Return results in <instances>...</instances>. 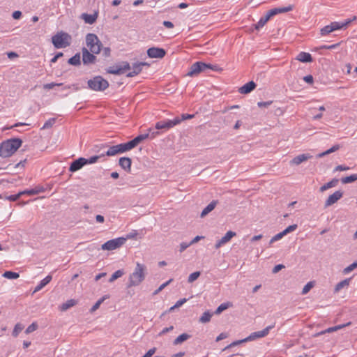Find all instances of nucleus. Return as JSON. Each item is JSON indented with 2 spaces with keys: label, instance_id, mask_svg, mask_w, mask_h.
I'll return each instance as SVG.
<instances>
[{
  "label": "nucleus",
  "instance_id": "obj_1",
  "mask_svg": "<svg viewBox=\"0 0 357 357\" xmlns=\"http://www.w3.org/2000/svg\"><path fill=\"white\" fill-rule=\"evenodd\" d=\"M146 266L139 262L136 263L134 271L129 276L128 287L139 285L145 279Z\"/></svg>",
  "mask_w": 357,
  "mask_h": 357
},
{
  "label": "nucleus",
  "instance_id": "obj_2",
  "mask_svg": "<svg viewBox=\"0 0 357 357\" xmlns=\"http://www.w3.org/2000/svg\"><path fill=\"white\" fill-rule=\"evenodd\" d=\"M22 141L19 138H13L3 142L0 144V156L8 158L11 156L22 145Z\"/></svg>",
  "mask_w": 357,
  "mask_h": 357
},
{
  "label": "nucleus",
  "instance_id": "obj_3",
  "mask_svg": "<svg viewBox=\"0 0 357 357\" xmlns=\"http://www.w3.org/2000/svg\"><path fill=\"white\" fill-rule=\"evenodd\" d=\"M275 325H271V326H267L266 328H265L264 330L262 331H257V332H254L252 333H251L250 335V336H248V337L243 339V340H238V341H235L232 343H231L230 344H229L228 346H227L224 349H223V351H226L227 349H229V348H231L234 346H236L242 342H245L247 341H250V340H253L256 338H259V337H265L266 336L270 330L272 329L273 328H274Z\"/></svg>",
  "mask_w": 357,
  "mask_h": 357
},
{
  "label": "nucleus",
  "instance_id": "obj_4",
  "mask_svg": "<svg viewBox=\"0 0 357 357\" xmlns=\"http://www.w3.org/2000/svg\"><path fill=\"white\" fill-rule=\"evenodd\" d=\"M86 45L87 49L93 54H99L102 44L98 37L94 33H87L86 36Z\"/></svg>",
  "mask_w": 357,
  "mask_h": 357
},
{
  "label": "nucleus",
  "instance_id": "obj_5",
  "mask_svg": "<svg viewBox=\"0 0 357 357\" xmlns=\"http://www.w3.org/2000/svg\"><path fill=\"white\" fill-rule=\"evenodd\" d=\"M71 36L60 31L52 37V43L56 48H65L70 45Z\"/></svg>",
  "mask_w": 357,
  "mask_h": 357
},
{
  "label": "nucleus",
  "instance_id": "obj_6",
  "mask_svg": "<svg viewBox=\"0 0 357 357\" xmlns=\"http://www.w3.org/2000/svg\"><path fill=\"white\" fill-rule=\"evenodd\" d=\"M90 89L96 91H103L109 86V82L101 76H95L87 82Z\"/></svg>",
  "mask_w": 357,
  "mask_h": 357
},
{
  "label": "nucleus",
  "instance_id": "obj_7",
  "mask_svg": "<svg viewBox=\"0 0 357 357\" xmlns=\"http://www.w3.org/2000/svg\"><path fill=\"white\" fill-rule=\"evenodd\" d=\"M356 19V17H354L353 20L349 19V20H347L344 22H332L331 24L323 27L320 31V33L321 36H326L335 30L346 28L353 20H355Z\"/></svg>",
  "mask_w": 357,
  "mask_h": 357
},
{
  "label": "nucleus",
  "instance_id": "obj_8",
  "mask_svg": "<svg viewBox=\"0 0 357 357\" xmlns=\"http://www.w3.org/2000/svg\"><path fill=\"white\" fill-rule=\"evenodd\" d=\"M208 69L215 70L217 69V66L211 64H206L204 62L198 61L193 63L190 66V70L187 73V75L192 77L198 75L202 72H205Z\"/></svg>",
  "mask_w": 357,
  "mask_h": 357
},
{
  "label": "nucleus",
  "instance_id": "obj_9",
  "mask_svg": "<svg viewBox=\"0 0 357 357\" xmlns=\"http://www.w3.org/2000/svg\"><path fill=\"white\" fill-rule=\"evenodd\" d=\"M126 241L124 237L114 238L103 243L101 246L103 250H113L122 246Z\"/></svg>",
  "mask_w": 357,
  "mask_h": 357
},
{
  "label": "nucleus",
  "instance_id": "obj_10",
  "mask_svg": "<svg viewBox=\"0 0 357 357\" xmlns=\"http://www.w3.org/2000/svg\"><path fill=\"white\" fill-rule=\"evenodd\" d=\"M179 123L180 120L178 119V117H176L172 120L167 119L157 122L155 124V128L158 130H169Z\"/></svg>",
  "mask_w": 357,
  "mask_h": 357
},
{
  "label": "nucleus",
  "instance_id": "obj_11",
  "mask_svg": "<svg viewBox=\"0 0 357 357\" xmlns=\"http://www.w3.org/2000/svg\"><path fill=\"white\" fill-rule=\"evenodd\" d=\"M82 62L84 65L93 64L96 61V56L91 52L86 47H82Z\"/></svg>",
  "mask_w": 357,
  "mask_h": 357
},
{
  "label": "nucleus",
  "instance_id": "obj_12",
  "mask_svg": "<svg viewBox=\"0 0 357 357\" xmlns=\"http://www.w3.org/2000/svg\"><path fill=\"white\" fill-rule=\"evenodd\" d=\"M147 54L150 58L162 59L165 56L166 52L163 48L153 47L148 49Z\"/></svg>",
  "mask_w": 357,
  "mask_h": 357
},
{
  "label": "nucleus",
  "instance_id": "obj_13",
  "mask_svg": "<svg viewBox=\"0 0 357 357\" xmlns=\"http://www.w3.org/2000/svg\"><path fill=\"white\" fill-rule=\"evenodd\" d=\"M343 196V192L341 190H337L331 195L328 199L326 200L324 204V207L328 208L335 203H336L338 200H340Z\"/></svg>",
  "mask_w": 357,
  "mask_h": 357
},
{
  "label": "nucleus",
  "instance_id": "obj_14",
  "mask_svg": "<svg viewBox=\"0 0 357 357\" xmlns=\"http://www.w3.org/2000/svg\"><path fill=\"white\" fill-rule=\"evenodd\" d=\"M236 236V233L232 231H227L225 235L221 238L215 245V248L216 250L219 249L220 247H222L223 245L228 243L231 238Z\"/></svg>",
  "mask_w": 357,
  "mask_h": 357
},
{
  "label": "nucleus",
  "instance_id": "obj_15",
  "mask_svg": "<svg viewBox=\"0 0 357 357\" xmlns=\"http://www.w3.org/2000/svg\"><path fill=\"white\" fill-rule=\"evenodd\" d=\"M158 134H159L158 132H152L151 135L149 133L139 135L132 139L131 142L133 146L135 147L144 139L149 138V137H151V138H154Z\"/></svg>",
  "mask_w": 357,
  "mask_h": 357
},
{
  "label": "nucleus",
  "instance_id": "obj_16",
  "mask_svg": "<svg viewBox=\"0 0 357 357\" xmlns=\"http://www.w3.org/2000/svg\"><path fill=\"white\" fill-rule=\"evenodd\" d=\"M86 165V158H79L74 160L69 168V171L74 172L80 169L84 165Z\"/></svg>",
  "mask_w": 357,
  "mask_h": 357
},
{
  "label": "nucleus",
  "instance_id": "obj_17",
  "mask_svg": "<svg viewBox=\"0 0 357 357\" xmlns=\"http://www.w3.org/2000/svg\"><path fill=\"white\" fill-rule=\"evenodd\" d=\"M293 8H294V6L289 5L286 7L275 8L269 10L268 12L269 13V16L273 17V16L276 15L280 13H287V12L291 11L293 10Z\"/></svg>",
  "mask_w": 357,
  "mask_h": 357
},
{
  "label": "nucleus",
  "instance_id": "obj_18",
  "mask_svg": "<svg viewBox=\"0 0 357 357\" xmlns=\"http://www.w3.org/2000/svg\"><path fill=\"white\" fill-rule=\"evenodd\" d=\"M98 16V13L95 12L93 14L82 13L80 17L84 21L85 23L93 24L96 22Z\"/></svg>",
  "mask_w": 357,
  "mask_h": 357
},
{
  "label": "nucleus",
  "instance_id": "obj_19",
  "mask_svg": "<svg viewBox=\"0 0 357 357\" xmlns=\"http://www.w3.org/2000/svg\"><path fill=\"white\" fill-rule=\"evenodd\" d=\"M256 84L250 81L239 88L238 92L241 94H247L253 91L256 87Z\"/></svg>",
  "mask_w": 357,
  "mask_h": 357
},
{
  "label": "nucleus",
  "instance_id": "obj_20",
  "mask_svg": "<svg viewBox=\"0 0 357 357\" xmlns=\"http://www.w3.org/2000/svg\"><path fill=\"white\" fill-rule=\"evenodd\" d=\"M312 157V156L311 155H310L309 153L300 154V155L296 156L295 158H294L292 159V160L291 161V163L294 164V165H298L301 163H302L303 162H305V161L307 160L308 159L311 158Z\"/></svg>",
  "mask_w": 357,
  "mask_h": 357
},
{
  "label": "nucleus",
  "instance_id": "obj_21",
  "mask_svg": "<svg viewBox=\"0 0 357 357\" xmlns=\"http://www.w3.org/2000/svg\"><path fill=\"white\" fill-rule=\"evenodd\" d=\"M52 275H49L46 276L43 280H42L40 283L35 287L33 294L36 293L40 291L44 287H45L47 284L50 282L52 280Z\"/></svg>",
  "mask_w": 357,
  "mask_h": 357
},
{
  "label": "nucleus",
  "instance_id": "obj_22",
  "mask_svg": "<svg viewBox=\"0 0 357 357\" xmlns=\"http://www.w3.org/2000/svg\"><path fill=\"white\" fill-rule=\"evenodd\" d=\"M131 163L130 158L123 157L119 159V165L126 171L130 170Z\"/></svg>",
  "mask_w": 357,
  "mask_h": 357
},
{
  "label": "nucleus",
  "instance_id": "obj_23",
  "mask_svg": "<svg viewBox=\"0 0 357 357\" xmlns=\"http://www.w3.org/2000/svg\"><path fill=\"white\" fill-rule=\"evenodd\" d=\"M296 59L301 62H311L312 61V57L310 53L301 52L296 56Z\"/></svg>",
  "mask_w": 357,
  "mask_h": 357
},
{
  "label": "nucleus",
  "instance_id": "obj_24",
  "mask_svg": "<svg viewBox=\"0 0 357 357\" xmlns=\"http://www.w3.org/2000/svg\"><path fill=\"white\" fill-rule=\"evenodd\" d=\"M132 70L129 72L127 74L128 77H132L137 75H138L142 70V66H140L139 63H135L132 65Z\"/></svg>",
  "mask_w": 357,
  "mask_h": 357
},
{
  "label": "nucleus",
  "instance_id": "obj_25",
  "mask_svg": "<svg viewBox=\"0 0 357 357\" xmlns=\"http://www.w3.org/2000/svg\"><path fill=\"white\" fill-rule=\"evenodd\" d=\"M218 202L217 201H212L209 204H208L202 211L201 213V217L204 218L206 216L208 213H209L211 211H212L215 206L217 205Z\"/></svg>",
  "mask_w": 357,
  "mask_h": 357
},
{
  "label": "nucleus",
  "instance_id": "obj_26",
  "mask_svg": "<svg viewBox=\"0 0 357 357\" xmlns=\"http://www.w3.org/2000/svg\"><path fill=\"white\" fill-rule=\"evenodd\" d=\"M120 153L130 151L135 148L131 141L123 144H118Z\"/></svg>",
  "mask_w": 357,
  "mask_h": 357
},
{
  "label": "nucleus",
  "instance_id": "obj_27",
  "mask_svg": "<svg viewBox=\"0 0 357 357\" xmlns=\"http://www.w3.org/2000/svg\"><path fill=\"white\" fill-rule=\"evenodd\" d=\"M349 324H350V323H347V324L338 325V326H333V327L328 328H327L325 331H323L321 332H319V333H317L315 335V336H319V335L324 334L326 333H331V332L336 331H337L339 329H341V328H344L346 326H349Z\"/></svg>",
  "mask_w": 357,
  "mask_h": 357
},
{
  "label": "nucleus",
  "instance_id": "obj_28",
  "mask_svg": "<svg viewBox=\"0 0 357 357\" xmlns=\"http://www.w3.org/2000/svg\"><path fill=\"white\" fill-rule=\"evenodd\" d=\"M338 179L337 178H333L332 179L331 181L325 183L324 185H322L321 188H320V191L321 192H324L329 188H333V187H335L337 183H338Z\"/></svg>",
  "mask_w": 357,
  "mask_h": 357
},
{
  "label": "nucleus",
  "instance_id": "obj_29",
  "mask_svg": "<svg viewBox=\"0 0 357 357\" xmlns=\"http://www.w3.org/2000/svg\"><path fill=\"white\" fill-rule=\"evenodd\" d=\"M271 17L269 16L268 12H267L266 15L261 17L257 24L255 25V29H259L260 28L263 27Z\"/></svg>",
  "mask_w": 357,
  "mask_h": 357
},
{
  "label": "nucleus",
  "instance_id": "obj_30",
  "mask_svg": "<svg viewBox=\"0 0 357 357\" xmlns=\"http://www.w3.org/2000/svg\"><path fill=\"white\" fill-rule=\"evenodd\" d=\"M190 337V335L187 334V333H182L181 335H180L179 336H178L174 340V342L173 344L174 345H178V344H180L181 343H183V342L188 340L189 338Z\"/></svg>",
  "mask_w": 357,
  "mask_h": 357
},
{
  "label": "nucleus",
  "instance_id": "obj_31",
  "mask_svg": "<svg viewBox=\"0 0 357 357\" xmlns=\"http://www.w3.org/2000/svg\"><path fill=\"white\" fill-rule=\"evenodd\" d=\"M68 63L73 66H79L81 63V56L79 53L75 54L68 59Z\"/></svg>",
  "mask_w": 357,
  "mask_h": 357
},
{
  "label": "nucleus",
  "instance_id": "obj_32",
  "mask_svg": "<svg viewBox=\"0 0 357 357\" xmlns=\"http://www.w3.org/2000/svg\"><path fill=\"white\" fill-rule=\"evenodd\" d=\"M77 304V301L74 299H70L67 301L66 303H63L60 307V310L61 311H66L71 307H73Z\"/></svg>",
  "mask_w": 357,
  "mask_h": 357
},
{
  "label": "nucleus",
  "instance_id": "obj_33",
  "mask_svg": "<svg viewBox=\"0 0 357 357\" xmlns=\"http://www.w3.org/2000/svg\"><path fill=\"white\" fill-rule=\"evenodd\" d=\"M350 279H345L340 282H338L335 287V292L340 291L342 288L348 287L349 284Z\"/></svg>",
  "mask_w": 357,
  "mask_h": 357
},
{
  "label": "nucleus",
  "instance_id": "obj_34",
  "mask_svg": "<svg viewBox=\"0 0 357 357\" xmlns=\"http://www.w3.org/2000/svg\"><path fill=\"white\" fill-rule=\"evenodd\" d=\"M120 68V65L110 66L107 69V73L114 75H121V70Z\"/></svg>",
  "mask_w": 357,
  "mask_h": 357
},
{
  "label": "nucleus",
  "instance_id": "obj_35",
  "mask_svg": "<svg viewBox=\"0 0 357 357\" xmlns=\"http://www.w3.org/2000/svg\"><path fill=\"white\" fill-rule=\"evenodd\" d=\"M356 181H357V174H351L341 178V182L343 184L351 183Z\"/></svg>",
  "mask_w": 357,
  "mask_h": 357
},
{
  "label": "nucleus",
  "instance_id": "obj_36",
  "mask_svg": "<svg viewBox=\"0 0 357 357\" xmlns=\"http://www.w3.org/2000/svg\"><path fill=\"white\" fill-rule=\"evenodd\" d=\"M213 314L209 311L204 312L203 314L199 318V321L201 323H207L209 322Z\"/></svg>",
  "mask_w": 357,
  "mask_h": 357
},
{
  "label": "nucleus",
  "instance_id": "obj_37",
  "mask_svg": "<svg viewBox=\"0 0 357 357\" xmlns=\"http://www.w3.org/2000/svg\"><path fill=\"white\" fill-rule=\"evenodd\" d=\"M118 153H120L118 144L109 147L106 152V155L108 156H113Z\"/></svg>",
  "mask_w": 357,
  "mask_h": 357
},
{
  "label": "nucleus",
  "instance_id": "obj_38",
  "mask_svg": "<svg viewBox=\"0 0 357 357\" xmlns=\"http://www.w3.org/2000/svg\"><path fill=\"white\" fill-rule=\"evenodd\" d=\"M339 149H340V146L339 145H335L333 147H331V149H328L327 151L318 154L317 157L318 158L324 157V156H325L326 155H328V154H330L331 153H333V152L336 151Z\"/></svg>",
  "mask_w": 357,
  "mask_h": 357
},
{
  "label": "nucleus",
  "instance_id": "obj_39",
  "mask_svg": "<svg viewBox=\"0 0 357 357\" xmlns=\"http://www.w3.org/2000/svg\"><path fill=\"white\" fill-rule=\"evenodd\" d=\"M124 275V271L123 270H118L115 271L110 277L109 282H112L116 279L121 278Z\"/></svg>",
  "mask_w": 357,
  "mask_h": 357
},
{
  "label": "nucleus",
  "instance_id": "obj_40",
  "mask_svg": "<svg viewBox=\"0 0 357 357\" xmlns=\"http://www.w3.org/2000/svg\"><path fill=\"white\" fill-rule=\"evenodd\" d=\"M3 277L7 278V279H17L20 277V275L18 273L13 272V271H6L3 274Z\"/></svg>",
  "mask_w": 357,
  "mask_h": 357
},
{
  "label": "nucleus",
  "instance_id": "obj_41",
  "mask_svg": "<svg viewBox=\"0 0 357 357\" xmlns=\"http://www.w3.org/2000/svg\"><path fill=\"white\" fill-rule=\"evenodd\" d=\"M43 191H44L43 188H36L34 189L22 191V192H24V195L27 194L29 195H38V193L43 192Z\"/></svg>",
  "mask_w": 357,
  "mask_h": 357
},
{
  "label": "nucleus",
  "instance_id": "obj_42",
  "mask_svg": "<svg viewBox=\"0 0 357 357\" xmlns=\"http://www.w3.org/2000/svg\"><path fill=\"white\" fill-rule=\"evenodd\" d=\"M314 283L312 281L307 282L303 288L302 294H307L310 291V289L314 287Z\"/></svg>",
  "mask_w": 357,
  "mask_h": 357
},
{
  "label": "nucleus",
  "instance_id": "obj_43",
  "mask_svg": "<svg viewBox=\"0 0 357 357\" xmlns=\"http://www.w3.org/2000/svg\"><path fill=\"white\" fill-rule=\"evenodd\" d=\"M229 306V303H224L220 305L215 311V314H220L222 312L227 310Z\"/></svg>",
  "mask_w": 357,
  "mask_h": 357
},
{
  "label": "nucleus",
  "instance_id": "obj_44",
  "mask_svg": "<svg viewBox=\"0 0 357 357\" xmlns=\"http://www.w3.org/2000/svg\"><path fill=\"white\" fill-rule=\"evenodd\" d=\"M56 119L55 118H51L48 119L43 125V126L41 128V129H48L52 127V126L55 123Z\"/></svg>",
  "mask_w": 357,
  "mask_h": 357
},
{
  "label": "nucleus",
  "instance_id": "obj_45",
  "mask_svg": "<svg viewBox=\"0 0 357 357\" xmlns=\"http://www.w3.org/2000/svg\"><path fill=\"white\" fill-rule=\"evenodd\" d=\"M200 274L201 273L199 271H195V272L191 273L188 278V282L189 283L193 282L200 276Z\"/></svg>",
  "mask_w": 357,
  "mask_h": 357
},
{
  "label": "nucleus",
  "instance_id": "obj_46",
  "mask_svg": "<svg viewBox=\"0 0 357 357\" xmlns=\"http://www.w3.org/2000/svg\"><path fill=\"white\" fill-rule=\"evenodd\" d=\"M357 268V261H354L343 270L344 274H347Z\"/></svg>",
  "mask_w": 357,
  "mask_h": 357
},
{
  "label": "nucleus",
  "instance_id": "obj_47",
  "mask_svg": "<svg viewBox=\"0 0 357 357\" xmlns=\"http://www.w3.org/2000/svg\"><path fill=\"white\" fill-rule=\"evenodd\" d=\"M23 329V326L20 324H17L15 326V328L13 331V335L14 337H17L19 333L22 331Z\"/></svg>",
  "mask_w": 357,
  "mask_h": 357
},
{
  "label": "nucleus",
  "instance_id": "obj_48",
  "mask_svg": "<svg viewBox=\"0 0 357 357\" xmlns=\"http://www.w3.org/2000/svg\"><path fill=\"white\" fill-rule=\"evenodd\" d=\"M173 281V279H169L168 281H167L166 282L162 284L158 289H156L154 292H153V295H157L159 292H160L164 288H165L168 284H169L172 282Z\"/></svg>",
  "mask_w": 357,
  "mask_h": 357
},
{
  "label": "nucleus",
  "instance_id": "obj_49",
  "mask_svg": "<svg viewBox=\"0 0 357 357\" xmlns=\"http://www.w3.org/2000/svg\"><path fill=\"white\" fill-rule=\"evenodd\" d=\"M38 324H37L36 322H33V323H32L31 325H29V326L26 328V331H25V333H26V334H29V333H32V332H33V331H36V330H37V328H38Z\"/></svg>",
  "mask_w": 357,
  "mask_h": 357
},
{
  "label": "nucleus",
  "instance_id": "obj_50",
  "mask_svg": "<svg viewBox=\"0 0 357 357\" xmlns=\"http://www.w3.org/2000/svg\"><path fill=\"white\" fill-rule=\"evenodd\" d=\"M104 154L100 155H94L92 157H90L89 158L86 159V165L87 164H93L96 162L99 158H100L102 156H103Z\"/></svg>",
  "mask_w": 357,
  "mask_h": 357
},
{
  "label": "nucleus",
  "instance_id": "obj_51",
  "mask_svg": "<svg viewBox=\"0 0 357 357\" xmlns=\"http://www.w3.org/2000/svg\"><path fill=\"white\" fill-rule=\"evenodd\" d=\"M297 227H298V225L296 224L291 225L287 227L284 231H282L283 234L287 235V234L295 231L297 229Z\"/></svg>",
  "mask_w": 357,
  "mask_h": 357
},
{
  "label": "nucleus",
  "instance_id": "obj_52",
  "mask_svg": "<svg viewBox=\"0 0 357 357\" xmlns=\"http://www.w3.org/2000/svg\"><path fill=\"white\" fill-rule=\"evenodd\" d=\"M22 195H24V192H20L16 195H10L6 197V199L11 202L17 201Z\"/></svg>",
  "mask_w": 357,
  "mask_h": 357
},
{
  "label": "nucleus",
  "instance_id": "obj_53",
  "mask_svg": "<svg viewBox=\"0 0 357 357\" xmlns=\"http://www.w3.org/2000/svg\"><path fill=\"white\" fill-rule=\"evenodd\" d=\"M120 67H121L120 69L121 70L122 74H123L126 70L131 69V67H130L129 63H128L126 61L123 62L121 64H120Z\"/></svg>",
  "mask_w": 357,
  "mask_h": 357
},
{
  "label": "nucleus",
  "instance_id": "obj_54",
  "mask_svg": "<svg viewBox=\"0 0 357 357\" xmlns=\"http://www.w3.org/2000/svg\"><path fill=\"white\" fill-rule=\"evenodd\" d=\"M105 298H102L100 299H99L93 306L91 308L90 311L91 312H95L96 310H97L99 307H100V305H101V303L103 302Z\"/></svg>",
  "mask_w": 357,
  "mask_h": 357
},
{
  "label": "nucleus",
  "instance_id": "obj_55",
  "mask_svg": "<svg viewBox=\"0 0 357 357\" xmlns=\"http://www.w3.org/2000/svg\"><path fill=\"white\" fill-rule=\"evenodd\" d=\"M284 236H285V234H283V231L277 234L273 237H272V238L270 241V244H272L275 241H277L281 239Z\"/></svg>",
  "mask_w": 357,
  "mask_h": 357
},
{
  "label": "nucleus",
  "instance_id": "obj_56",
  "mask_svg": "<svg viewBox=\"0 0 357 357\" xmlns=\"http://www.w3.org/2000/svg\"><path fill=\"white\" fill-rule=\"evenodd\" d=\"M62 85V83H59V84H56V83H54V82H52V83H48V84H45L43 85V88L45 89H53L55 86H61Z\"/></svg>",
  "mask_w": 357,
  "mask_h": 357
},
{
  "label": "nucleus",
  "instance_id": "obj_57",
  "mask_svg": "<svg viewBox=\"0 0 357 357\" xmlns=\"http://www.w3.org/2000/svg\"><path fill=\"white\" fill-rule=\"evenodd\" d=\"M272 102H273V101H271V100L266 101V102H259L257 103V105L260 108L268 107H269L272 104Z\"/></svg>",
  "mask_w": 357,
  "mask_h": 357
},
{
  "label": "nucleus",
  "instance_id": "obj_58",
  "mask_svg": "<svg viewBox=\"0 0 357 357\" xmlns=\"http://www.w3.org/2000/svg\"><path fill=\"white\" fill-rule=\"evenodd\" d=\"M194 117L193 114H183L181 115V117H178V119L180 120V123L182 121L187 120V119H191Z\"/></svg>",
  "mask_w": 357,
  "mask_h": 357
},
{
  "label": "nucleus",
  "instance_id": "obj_59",
  "mask_svg": "<svg viewBox=\"0 0 357 357\" xmlns=\"http://www.w3.org/2000/svg\"><path fill=\"white\" fill-rule=\"evenodd\" d=\"M137 234H138L137 231L134 230L132 232L126 235V237H124V238H126V240L127 239H132V238H135Z\"/></svg>",
  "mask_w": 357,
  "mask_h": 357
},
{
  "label": "nucleus",
  "instance_id": "obj_60",
  "mask_svg": "<svg viewBox=\"0 0 357 357\" xmlns=\"http://www.w3.org/2000/svg\"><path fill=\"white\" fill-rule=\"evenodd\" d=\"M191 245L190 244V243H185V242H183L180 244V250L179 251L181 252H183L185 250H186L189 246H190Z\"/></svg>",
  "mask_w": 357,
  "mask_h": 357
},
{
  "label": "nucleus",
  "instance_id": "obj_61",
  "mask_svg": "<svg viewBox=\"0 0 357 357\" xmlns=\"http://www.w3.org/2000/svg\"><path fill=\"white\" fill-rule=\"evenodd\" d=\"M284 268V266L282 265V264H278V265H276L275 266H274V268H273V271L272 272L273 273H278L280 270H282V268Z\"/></svg>",
  "mask_w": 357,
  "mask_h": 357
},
{
  "label": "nucleus",
  "instance_id": "obj_62",
  "mask_svg": "<svg viewBox=\"0 0 357 357\" xmlns=\"http://www.w3.org/2000/svg\"><path fill=\"white\" fill-rule=\"evenodd\" d=\"M303 80L305 82L311 84L313 83L314 79H313V77L311 75H309L305 76L303 77Z\"/></svg>",
  "mask_w": 357,
  "mask_h": 357
},
{
  "label": "nucleus",
  "instance_id": "obj_63",
  "mask_svg": "<svg viewBox=\"0 0 357 357\" xmlns=\"http://www.w3.org/2000/svg\"><path fill=\"white\" fill-rule=\"evenodd\" d=\"M110 53H111V50L109 47H104L102 49V54L105 57H108L110 56Z\"/></svg>",
  "mask_w": 357,
  "mask_h": 357
},
{
  "label": "nucleus",
  "instance_id": "obj_64",
  "mask_svg": "<svg viewBox=\"0 0 357 357\" xmlns=\"http://www.w3.org/2000/svg\"><path fill=\"white\" fill-rule=\"evenodd\" d=\"M12 16L15 20H19L22 17V12L20 10H16L13 13Z\"/></svg>",
  "mask_w": 357,
  "mask_h": 357
}]
</instances>
